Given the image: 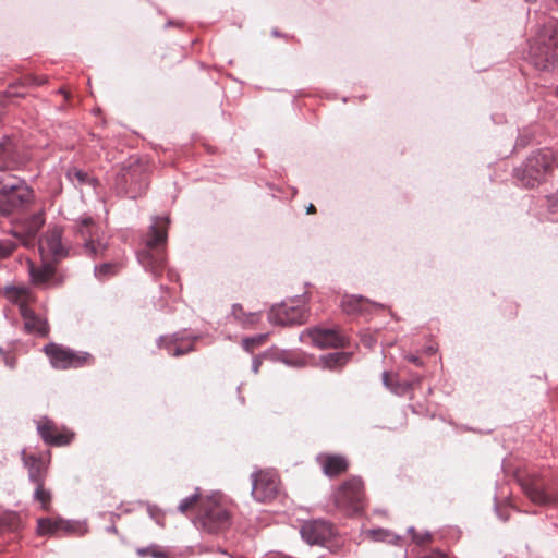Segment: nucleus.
<instances>
[{
    "mask_svg": "<svg viewBox=\"0 0 558 558\" xmlns=\"http://www.w3.org/2000/svg\"><path fill=\"white\" fill-rule=\"evenodd\" d=\"M368 300L363 296L344 295L341 300L342 311L349 315L362 313L367 308Z\"/></svg>",
    "mask_w": 558,
    "mask_h": 558,
    "instance_id": "obj_23",
    "label": "nucleus"
},
{
    "mask_svg": "<svg viewBox=\"0 0 558 558\" xmlns=\"http://www.w3.org/2000/svg\"><path fill=\"white\" fill-rule=\"evenodd\" d=\"M411 534H412V541H413L415 544L420 545V546H426V545H428V544L432 542V539H433L432 534H430V533H428V532H423V533H421V532H416V531H414V530H411Z\"/></svg>",
    "mask_w": 558,
    "mask_h": 558,
    "instance_id": "obj_37",
    "label": "nucleus"
},
{
    "mask_svg": "<svg viewBox=\"0 0 558 558\" xmlns=\"http://www.w3.org/2000/svg\"><path fill=\"white\" fill-rule=\"evenodd\" d=\"M15 248L16 244L12 240H0V259L11 256Z\"/></svg>",
    "mask_w": 558,
    "mask_h": 558,
    "instance_id": "obj_36",
    "label": "nucleus"
},
{
    "mask_svg": "<svg viewBox=\"0 0 558 558\" xmlns=\"http://www.w3.org/2000/svg\"><path fill=\"white\" fill-rule=\"evenodd\" d=\"M531 59L539 70L558 66V22L547 23L531 46Z\"/></svg>",
    "mask_w": 558,
    "mask_h": 558,
    "instance_id": "obj_3",
    "label": "nucleus"
},
{
    "mask_svg": "<svg viewBox=\"0 0 558 558\" xmlns=\"http://www.w3.org/2000/svg\"><path fill=\"white\" fill-rule=\"evenodd\" d=\"M37 430L43 440L50 446H66L74 438L73 432L65 427H59L52 420L46 416L37 421Z\"/></svg>",
    "mask_w": 558,
    "mask_h": 558,
    "instance_id": "obj_12",
    "label": "nucleus"
},
{
    "mask_svg": "<svg viewBox=\"0 0 558 558\" xmlns=\"http://www.w3.org/2000/svg\"><path fill=\"white\" fill-rule=\"evenodd\" d=\"M557 95H558V87H557V90H556Z\"/></svg>",
    "mask_w": 558,
    "mask_h": 558,
    "instance_id": "obj_46",
    "label": "nucleus"
},
{
    "mask_svg": "<svg viewBox=\"0 0 558 558\" xmlns=\"http://www.w3.org/2000/svg\"><path fill=\"white\" fill-rule=\"evenodd\" d=\"M205 497H201L198 494H194L193 496L183 499L180 502L178 509H179L180 512H182L184 514H186L189 511L195 510V509H197V512H198L199 511L201 501Z\"/></svg>",
    "mask_w": 558,
    "mask_h": 558,
    "instance_id": "obj_31",
    "label": "nucleus"
},
{
    "mask_svg": "<svg viewBox=\"0 0 558 558\" xmlns=\"http://www.w3.org/2000/svg\"><path fill=\"white\" fill-rule=\"evenodd\" d=\"M557 2H558V0H557Z\"/></svg>",
    "mask_w": 558,
    "mask_h": 558,
    "instance_id": "obj_47",
    "label": "nucleus"
},
{
    "mask_svg": "<svg viewBox=\"0 0 558 558\" xmlns=\"http://www.w3.org/2000/svg\"><path fill=\"white\" fill-rule=\"evenodd\" d=\"M34 498L41 505V509L45 511H50L51 509V492L45 488L44 484H37Z\"/></svg>",
    "mask_w": 558,
    "mask_h": 558,
    "instance_id": "obj_30",
    "label": "nucleus"
},
{
    "mask_svg": "<svg viewBox=\"0 0 558 558\" xmlns=\"http://www.w3.org/2000/svg\"><path fill=\"white\" fill-rule=\"evenodd\" d=\"M306 213L308 215H312V214H315L316 213V207L313 205V204H310L306 208Z\"/></svg>",
    "mask_w": 558,
    "mask_h": 558,
    "instance_id": "obj_43",
    "label": "nucleus"
},
{
    "mask_svg": "<svg viewBox=\"0 0 558 558\" xmlns=\"http://www.w3.org/2000/svg\"><path fill=\"white\" fill-rule=\"evenodd\" d=\"M168 225V218H157L146 234L145 247L137 255L142 266L155 277L166 268Z\"/></svg>",
    "mask_w": 558,
    "mask_h": 558,
    "instance_id": "obj_1",
    "label": "nucleus"
},
{
    "mask_svg": "<svg viewBox=\"0 0 558 558\" xmlns=\"http://www.w3.org/2000/svg\"><path fill=\"white\" fill-rule=\"evenodd\" d=\"M45 223L44 211H37L28 217H19L12 220L10 234L16 238L25 247H34L39 230Z\"/></svg>",
    "mask_w": 558,
    "mask_h": 558,
    "instance_id": "obj_9",
    "label": "nucleus"
},
{
    "mask_svg": "<svg viewBox=\"0 0 558 558\" xmlns=\"http://www.w3.org/2000/svg\"><path fill=\"white\" fill-rule=\"evenodd\" d=\"M7 364L10 366V367H13V363H10L7 361Z\"/></svg>",
    "mask_w": 558,
    "mask_h": 558,
    "instance_id": "obj_45",
    "label": "nucleus"
},
{
    "mask_svg": "<svg viewBox=\"0 0 558 558\" xmlns=\"http://www.w3.org/2000/svg\"><path fill=\"white\" fill-rule=\"evenodd\" d=\"M136 554L140 557L151 556L154 558H167L165 551L158 546H149L146 548H137Z\"/></svg>",
    "mask_w": 558,
    "mask_h": 558,
    "instance_id": "obj_34",
    "label": "nucleus"
},
{
    "mask_svg": "<svg viewBox=\"0 0 558 558\" xmlns=\"http://www.w3.org/2000/svg\"><path fill=\"white\" fill-rule=\"evenodd\" d=\"M197 521L205 531L220 533L231 525V513L219 498L207 496L201 501Z\"/></svg>",
    "mask_w": 558,
    "mask_h": 558,
    "instance_id": "obj_5",
    "label": "nucleus"
},
{
    "mask_svg": "<svg viewBox=\"0 0 558 558\" xmlns=\"http://www.w3.org/2000/svg\"><path fill=\"white\" fill-rule=\"evenodd\" d=\"M423 558H449L447 555L442 554V553H439V551H435L428 556H425Z\"/></svg>",
    "mask_w": 558,
    "mask_h": 558,
    "instance_id": "obj_41",
    "label": "nucleus"
},
{
    "mask_svg": "<svg viewBox=\"0 0 558 558\" xmlns=\"http://www.w3.org/2000/svg\"><path fill=\"white\" fill-rule=\"evenodd\" d=\"M268 339L267 333L257 335L255 337L245 338L242 340V345L245 351L253 352L256 348L263 345Z\"/></svg>",
    "mask_w": 558,
    "mask_h": 558,
    "instance_id": "obj_33",
    "label": "nucleus"
},
{
    "mask_svg": "<svg viewBox=\"0 0 558 558\" xmlns=\"http://www.w3.org/2000/svg\"><path fill=\"white\" fill-rule=\"evenodd\" d=\"M21 527V519L15 512L0 513V536L16 533Z\"/></svg>",
    "mask_w": 558,
    "mask_h": 558,
    "instance_id": "obj_25",
    "label": "nucleus"
},
{
    "mask_svg": "<svg viewBox=\"0 0 558 558\" xmlns=\"http://www.w3.org/2000/svg\"><path fill=\"white\" fill-rule=\"evenodd\" d=\"M76 235L81 241L84 253L90 257L102 255L107 248L102 242L100 227L92 217H81L77 220Z\"/></svg>",
    "mask_w": 558,
    "mask_h": 558,
    "instance_id": "obj_8",
    "label": "nucleus"
},
{
    "mask_svg": "<svg viewBox=\"0 0 558 558\" xmlns=\"http://www.w3.org/2000/svg\"><path fill=\"white\" fill-rule=\"evenodd\" d=\"M427 351H428V353H430V354L435 353V349H434L433 347H429V348L427 349Z\"/></svg>",
    "mask_w": 558,
    "mask_h": 558,
    "instance_id": "obj_44",
    "label": "nucleus"
},
{
    "mask_svg": "<svg viewBox=\"0 0 558 558\" xmlns=\"http://www.w3.org/2000/svg\"><path fill=\"white\" fill-rule=\"evenodd\" d=\"M47 82L46 76H37L34 74H28L23 78V85H43Z\"/></svg>",
    "mask_w": 558,
    "mask_h": 558,
    "instance_id": "obj_38",
    "label": "nucleus"
},
{
    "mask_svg": "<svg viewBox=\"0 0 558 558\" xmlns=\"http://www.w3.org/2000/svg\"><path fill=\"white\" fill-rule=\"evenodd\" d=\"M24 464L28 469L29 480L35 484H44L47 476V468L44 462L35 456H25Z\"/></svg>",
    "mask_w": 558,
    "mask_h": 558,
    "instance_id": "obj_20",
    "label": "nucleus"
},
{
    "mask_svg": "<svg viewBox=\"0 0 558 558\" xmlns=\"http://www.w3.org/2000/svg\"><path fill=\"white\" fill-rule=\"evenodd\" d=\"M308 337L322 349L344 348L349 342L348 337L337 329L316 328L308 331Z\"/></svg>",
    "mask_w": 558,
    "mask_h": 558,
    "instance_id": "obj_16",
    "label": "nucleus"
},
{
    "mask_svg": "<svg viewBox=\"0 0 558 558\" xmlns=\"http://www.w3.org/2000/svg\"><path fill=\"white\" fill-rule=\"evenodd\" d=\"M336 507L348 513H360L366 507V496L363 481L352 476L344 481L333 495Z\"/></svg>",
    "mask_w": 558,
    "mask_h": 558,
    "instance_id": "obj_6",
    "label": "nucleus"
},
{
    "mask_svg": "<svg viewBox=\"0 0 558 558\" xmlns=\"http://www.w3.org/2000/svg\"><path fill=\"white\" fill-rule=\"evenodd\" d=\"M408 360H409L410 362L414 363V364H415V365H417V366H421V365H422V362H421V360H420L417 356L410 355V356L408 357Z\"/></svg>",
    "mask_w": 558,
    "mask_h": 558,
    "instance_id": "obj_42",
    "label": "nucleus"
},
{
    "mask_svg": "<svg viewBox=\"0 0 558 558\" xmlns=\"http://www.w3.org/2000/svg\"><path fill=\"white\" fill-rule=\"evenodd\" d=\"M29 274L34 283L41 284L46 283L53 277L54 268L49 263H45L41 266H35L29 262Z\"/></svg>",
    "mask_w": 558,
    "mask_h": 558,
    "instance_id": "obj_24",
    "label": "nucleus"
},
{
    "mask_svg": "<svg viewBox=\"0 0 558 558\" xmlns=\"http://www.w3.org/2000/svg\"><path fill=\"white\" fill-rule=\"evenodd\" d=\"M62 232L60 229L48 230L43 239L38 242L39 253L43 258L59 259L65 256L62 245Z\"/></svg>",
    "mask_w": 558,
    "mask_h": 558,
    "instance_id": "obj_17",
    "label": "nucleus"
},
{
    "mask_svg": "<svg viewBox=\"0 0 558 558\" xmlns=\"http://www.w3.org/2000/svg\"><path fill=\"white\" fill-rule=\"evenodd\" d=\"M335 527L324 520H311L301 527L302 538L311 545H325L335 536Z\"/></svg>",
    "mask_w": 558,
    "mask_h": 558,
    "instance_id": "obj_14",
    "label": "nucleus"
},
{
    "mask_svg": "<svg viewBox=\"0 0 558 558\" xmlns=\"http://www.w3.org/2000/svg\"><path fill=\"white\" fill-rule=\"evenodd\" d=\"M262 365V360L259 357H255L253 360L252 371L257 374L259 372V367Z\"/></svg>",
    "mask_w": 558,
    "mask_h": 558,
    "instance_id": "obj_40",
    "label": "nucleus"
},
{
    "mask_svg": "<svg viewBox=\"0 0 558 558\" xmlns=\"http://www.w3.org/2000/svg\"><path fill=\"white\" fill-rule=\"evenodd\" d=\"M45 353L49 357L52 367L57 369L77 368L93 362L90 354L77 353L56 343L46 345Z\"/></svg>",
    "mask_w": 558,
    "mask_h": 558,
    "instance_id": "obj_10",
    "label": "nucleus"
},
{
    "mask_svg": "<svg viewBox=\"0 0 558 558\" xmlns=\"http://www.w3.org/2000/svg\"><path fill=\"white\" fill-rule=\"evenodd\" d=\"M369 533L373 536V538L376 539V541L377 539H383L384 536L387 535V533L385 531H383V530L371 531Z\"/></svg>",
    "mask_w": 558,
    "mask_h": 558,
    "instance_id": "obj_39",
    "label": "nucleus"
},
{
    "mask_svg": "<svg viewBox=\"0 0 558 558\" xmlns=\"http://www.w3.org/2000/svg\"><path fill=\"white\" fill-rule=\"evenodd\" d=\"M557 166L555 154L550 149H542L532 154L524 165L515 170V178L523 186L534 189L545 182L546 177Z\"/></svg>",
    "mask_w": 558,
    "mask_h": 558,
    "instance_id": "obj_4",
    "label": "nucleus"
},
{
    "mask_svg": "<svg viewBox=\"0 0 558 558\" xmlns=\"http://www.w3.org/2000/svg\"><path fill=\"white\" fill-rule=\"evenodd\" d=\"M324 364L328 368L342 367L350 360V354L345 352L328 353L322 357Z\"/></svg>",
    "mask_w": 558,
    "mask_h": 558,
    "instance_id": "obj_28",
    "label": "nucleus"
},
{
    "mask_svg": "<svg viewBox=\"0 0 558 558\" xmlns=\"http://www.w3.org/2000/svg\"><path fill=\"white\" fill-rule=\"evenodd\" d=\"M24 320V330L28 333L46 337L49 332L48 324L45 319L37 316L28 306H22L20 312Z\"/></svg>",
    "mask_w": 558,
    "mask_h": 558,
    "instance_id": "obj_18",
    "label": "nucleus"
},
{
    "mask_svg": "<svg viewBox=\"0 0 558 558\" xmlns=\"http://www.w3.org/2000/svg\"><path fill=\"white\" fill-rule=\"evenodd\" d=\"M383 383L384 385L395 393L401 392V387L396 380V376L391 373L385 372L383 374Z\"/></svg>",
    "mask_w": 558,
    "mask_h": 558,
    "instance_id": "obj_35",
    "label": "nucleus"
},
{
    "mask_svg": "<svg viewBox=\"0 0 558 558\" xmlns=\"http://www.w3.org/2000/svg\"><path fill=\"white\" fill-rule=\"evenodd\" d=\"M26 162V157L20 151L11 137L0 142V171L14 170Z\"/></svg>",
    "mask_w": 558,
    "mask_h": 558,
    "instance_id": "obj_15",
    "label": "nucleus"
},
{
    "mask_svg": "<svg viewBox=\"0 0 558 558\" xmlns=\"http://www.w3.org/2000/svg\"><path fill=\"white\" fill-rule=\"evenodd\" d=\"M34 191L23 181L12 175H0V215L20 213L34 202Z\"/></svg>",
    "mask_w": 558,
    "mask_h": 558,
    "instance_id": "obj_2",
    "label": "nucleus"
},
{
    "mask_svg": "<svg viewBox=\"0 0 558 558\" xmlns=\"http://www.w3.org/2000/svg\"><path fill=\"white\" fill-rule=\"evenodd\" d=\"M4 293L11 302L19 304L20 312L33 301L32 292L25 287H8Z\"/></svg>",
    "mask_w": 558,
    "mask_h": 558,
    "instance_id": "obj_22",
    "label": "nucleus"
},
{
    "mask_svg": "<svg viewBox=\"0 0 558 558\" xmlns=\"http://www.w3.org/2000/svg\"><path fill=\"white\" fill-rule=\"evenodd\" d=\"M524 495L535 505L549 506L558 502L557 492L539 474L525 473L518 476Z\"/></svg>",
    "mask_w": 558,
    "mask_h": 558,
    "instance_id": "obj_7",
    "label": "nucleus"
},
{
    "mask_svg": "<svg viewBox=\"0 0 558 558\" xmlns=\"http://www.w3.org/2000/svg\"><path fill=\"white\" fill-rule=\"evenodd\" d=\"M252 482V495L257 501L267 502L276 498L280 481L275 472L265 470L254 473Z\"/></svg>",
    "mask_w": 558,
    "mask_h": 558,
    "instance_id": "obj_11",
    "label": "nucleus"
},
{
    "mask_svg": "<svg viewBox=\"0 0 558 558\" xmlns=\"http://www.w3.org/2000/svg\"><path fill=\"white\" fill-rule=\"evenodd\" d=\"M121 268L120 263H105L95 268L96 276L99 279H106L112 275H116Z\"/></svg>",
    "mask_w": 558,
    "mask_h": 558,
    "instance_id": "obj_32",
    "label": "nucleus"
},
{
    "mask_svg": "<svg viewBox=\"0 0 558 558\" xmlns=\"http://www.w3.org/2000/svg\"><path fill=\"white\" fill-rule=\"evenodd\" d=\"M318 461L324 473L329 477L344 473L349 466L347 459L337 454H322Z\"/></svg>",
    "mask_w": 558,
    "mask_h": 558,
    "instance_id": "obj_19",
    "label": "nucleus"
},
{
    "mask_svg": "<svg viewBox=\"0 0 558 558\" xmlns=\"http://www.w3.org/2000/svg\"><path fill=\"white\" fill-rule=\"evenodd\" d=\"M307 318V311L303 305L300 304H288L282 303L280 305L274 306L269 313V320L272 324L277 325H294V324H304Z\"/></svg>",
    "mask_w": 558,
    "mask_h": 558,
    "instance_id": "obj_13",
    "label": "nucleus"
},
{
    "mask_svg": "<svg viewBox=\"0 0 558 558\" xmlns=\"http://www.w3.org/2000/svg\"><path fill=\"white\" fill-rule=\"evenodd\" d=\"M233 315L245 327H252L260 320V314H258V313L245 314L242 306H240V305L233 306Z\"/></svg>",
    "mask_w": 558,
    "mask_h": 558,
    "instance_id": "obj_29",
    "label": "nucleus"
},
{
    "mask_svg": "<svg viewBox=\"0 0 558 558\" xmlns=\"http://www.w3.org/2000/svg\"><path fill=\"white\" fill-rule=\"evenodd\" d=\"M37 525L38 533L41 535L70 531V523L59 518H41L37 521Z\"/></svg>",
    "mask_w": 558,
    "mask_h": 558,
    "instance_id": "obj_21",
    "label": "nucleus"
},
{
    "mask_svg": "<svg viewBox=\"0 0 558 558\" xmlns=\"http://www.w3.org/2000/svg\"><path fill=\"white\" fill-rule=\"evenodd\" d=\"M66 177L69 180L74 183L76 186H83V185H96L97 180L93 177H89L88 173H86L83 170H80L77 168H72L68 170Z\"/></svg>",
    "mask_w": 558,
    "mask_h": 558,
    "instance_id": "obj_27",
    "label": "nucleus"
},
{
    "mask_svg": "<svg viewBox=\"0 0 558 558\" xmlns=\"http://www.w3.org/2000/svg\"><path fill=\"white\" fill-rule=\"evenodd\" d=\"M158 344L160 348L166 349L168 351V353L172 356H180V355H183V354H186V353L193 351L192 344H189V345L179 344V343H177V340H174L172 338H161V339H159Z\"/></svg>",
    "mask_w": 558,
    "mask_h": 558,
    "instance_id": "obj_26",
    "label": "nucleus"
}]
</instances>
